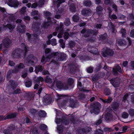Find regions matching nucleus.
I'll return each mask as SVG.
<instances>
[{
	"instance_id": "1",
	"label": "nucleus",
	"mask_w": 134,
	"mask_h": 134,
	"mask_svg": "<svg viewBox=\"0 0 134 134\" xmlns=\"http://www.w3.org/2000/svg\"><path fill=\"white\" fill-rule=\"evenodd\" d=\"M66 57V55L64 53H59L57 52H53L51 53L48 56H47V58L50 59L53 58H55L56 57V60L53 59L51 60V62L56 64L57 63V61L65 60Z\"/></svg>"
},
{
	"instance_id": "2",
	"label": "nucleus",
	"mask_w": 134,
	"mask_h": 134,
	"mask_svg": "<svg viewBox=\"0 0 134 134\" xmlns=\"http://www.w3.org/2000/svg\"><path fill=\"white\" fill-rule=\"evenodd\" d=\"M91 109L90 110L91 113L98 114L100 111L101 107L100 104L98 102H96L92 103L91 105Z\"/></svg>"
},
{
	"instance_id": "3",
	"label": "nucleus",
	"mask_w": 134,
	"mask_h": 134,
	"mask_svg": "<svg viewBox=\"0 0 134 134\" xmlns=\"http://www.w3.org/2000/svg\"><path fill=\"white\" fill-rule=\"evenodd\" d=\"M81 33L84 34L83 36L84 37H89L91 35H96L98 34V31L86 29L83 28L81 31Z\"/></svg>"
},
{
	"instance_id": "4",
	"label": "nucleus",
	"mask_w": 134,
	"mask_h": 134,
	"mask_svg": "<svg viewBox=\"0 0 134 134\" xmlns=\"http://www.w3.org/2000/svg\"><path fill=\"white\" fill-rule=\"evenodd\" d=\"M37 61V58L32 54L29 55L25 60L27 65L29 66H30L34 64L35 61L36 63Z\"/></svg>"
},
{
	"instance_id": "5",
	"label": "nucleus",
	"mask_w": 134,
	"mask_h": 134,
	"mask_svg": "<svg viewBox=\"0 0 134 134\" xmlns=\"http://www.w3.org/2000/svg\"><path fill=\"white\" fill-rule=\"evenodd\" d=\"M65 101L66 102H69L70 103L69 106L72 108L77 107L79 105V103L77 100L74 99L69 96L65 100Z\"/></svg>"
},
{
	"instance_id": "6",
	"label": "nucleus",
	"mask_w": 134,
	"mask_h": 134,
	"mask_svg": "<svg viewBox=\"0 0 134 134\" xmlns=\"http://www.w3.org/2000/svg\"><path fill=\"white\" fill-rule=\"evenodd\" d=\"M22 50L21 48H17L12 51L11 53V56L13 59H19L21 57V52Z\"/></svg>"
},
{
	"instance_id": "7",
	"label": "nucleus",
	"mask_w": 134,
	"mask_h": 134,
	"mask_svg": "<svg viewBox=\"0 0 134 134\" xmlns=\"http://www.w3.org/2000/svg\"><path fill=\"white\" fill-rule=\"evenodd\" d=\"M19 84L16 81L12 79L9 80L8 84V87L12 88L13 90H15L18 86Z\"/></svg>"
},
{
	"instance_id": "8",
	"label": "nucleus",
	"mask_w": 134,
	"mask_h": 134,
	"mask_svg": "<svg viewBox=\"0 0 134 134\" xmlns=\"http://www.w3.org/2000/svg\"><path fill=\"white\" fill-rule=\"evenodd\" d=\"M114 53L112 49L107 48L103 52L102 55L104 57H106L108 56H113Z\"/></svg>"
},
{
	"instance_id": "9",
	"label": "nucleus",
	"mask_w": 134,
	"mask_h": 134,
	"mask_svg": "<svg viewBox=\"0 0 134 134\" xmlns=\"http://www.w3.org/2000/svg\"><path fill=\"white\" fill-rule=\"evenodd\" d=\"M2 43L5 48H9L12 45V40L8 38H6L3 40Z\"/></svg>"
},
{
	"instance_id": "10",
	"label": "nucleus",
	"mask_w": 134,
	"mask_h": 134,
	"mask_svg": "<svg viewBox=\"0 0 134 134\" xmlns=\"http://www.w3.org/2000/svg\"><path fill=\"white\" fill-rule=\"evenodd\" d=\"M7 4L11 7L16 8L18 7L19 3L17 0H8Z\"/></svg>"
},
{
	"instance_id": "11",
	"label": "nucleus",
	"mask_w": 134,
	"mask_h": 134,
	"mask_svg": "<svg viewBox=\"0 0 134 134\" xmlns=\"http://www.w3.org/2000/svg\"><path fill=\"white\" fill-rule=\"evenodd\" d=\"M26 26L23 24L19 23L17 27V31L21 34L24 33L25 31Z\"/></svg>"
},
{
	"instance_id": "12",
	"label": "nucleus",
	"mask_w": 134,
	"mask_h": 134,
	"mask_svg": "<svg viewBox=\"0 0 134 134\" xmlns=\"http://www.w3.org/2000/svg\"><path fill=\"white\" fill-rule=\"evenodd\" d=\"M110 83L115 88L118 87L120 83V81L117 78H113L110 80Z\"/></svg>"
},
{
	"instance_id": "13",
	"label": "nucleus",
	"mask_w": 134,
	"mask_h": 134,
	"mask_svg": "<svg viewBox=\"0 0 134 134\" xmlns=\"http://www.w3.org/2000/svg\"><path fill=\"white\" fill-rule=\"evenodd\" d=\"M118 72L120 73H122L121 68L119 65H118L114 68L112 70L113 74L114 76L117 75H118Z\"/></svg>"
},
{
	"instance_id": "14",
	"label": "nucleus",
	"mask_w": 134,
	"mask_h": 134,
	"mask_svg": "<svg viewBox=\"0 0 134 134\" xmlns=\"http://www.w3.org/2000/svg\"><path fill=\"white\" fill-rule=\"evenodd\" d=\"M20 47L21 48V49L22 50V51H24V57H25L28 52L29 51V48L24 43H22L21 44Z\"/></svg>"
},
{
	"instance_id": "15",
	"label": "nucleus",
	"mask_w": 134,
	"mask_h": 134,
	"mask_svg": "<svg viewBox=\"0 0 134 134\" xmlns=\"http://www.w3.org/2000/svg\"><path fill=\"white\" fill-rule=\"evenodd\" d=\"M52 20L50 19L49 18H48L47 21H45L42 23V26L44 29H47L52 24Z\"/></svg>"
},
{
	"instance_id": "16",
	"label": "nucleus",
	"mask_w": 134,
	"mask_h": 134,
	"mask_svg": "<svg viewBox=\"0 0 134 134\" xmlns=\"http://www.w3.org/2000/svg\"><path fill=\"white\" fill-rule=\"evenodd\" d=\"M38 112L37 110L33 108H31L29 111L30 113L35 119L38 118Z\"/></svg>"
},
{
	"instance_id": "17",
	"label": "nucleus",
	"mask_w": 134,
	"mask_h": 134,
	"mask_svg": "<svg viewBox=\"0 0 134 134\" xmlns=\"http://www.w3.org/2000/svg\"><path fill=\"white\" fill-rule=\"evenodd\" d=\"M77 86L79 87V90L81 91L85 92H88L90 91L89 90H87L86 89H84L83 87H82V83L80 81V79H78Z\"/></svg>"
},
{
	"instance_id": "18",
	"label": "nucleus",
	"mask_w": 134,
	"mask_h": 134,
	"mask_svg": "<svg viewBox=\"0 0 134 134\" xmlns=\"http://www.w3.org/2000/svg\"><path fill=\"white\" fill-rule=\"evenodd\" d=\"M91 10L90 9H83L81 11L82 15L85 16H89L91 15Z\"/></svg>"
},
{
	"instance_id": "19",
	"label": "nucleus",
	"mask_w": 134,
	"mask_h": 134,
	"mask_svg": "<svg viewBox=\"0 0 134 134\" xmlns=\"http://www.w3.org/2000/svg\"><path fill=\"white\" fill-rule=\"evenodd\" d=\"M113 115L111 113H108L105 114L104 116L105 120L108 122L112 120Z\"/></svg>"
},
{
	"instance_id": "20",
	"label": "nucleus",
	"mask_w": 134,
	"mask_h": 134,
	"mask_svg": "<svg viewBox=\"0 0 134 134\" xmlns=\"http://www.w3.org/2000/svg\"><path fill=\"white\" fill-rule=\"evenodd\" d=\"M52 98L51 96L46 97H45L43 101L45 105H47L51 103Z\"/></svg>"
},
{
	"instance_id": "21",
	"label": "nucleus",
	"mask_w": 134,
	"mask_h": 134,
	"mask_svg": "<svg viewBox=\"0 0 134 134\" xmlns=\"http://www.w3.org/2000/svg\"><path fill=\"white\" fill-rule=\"evenodd\" d=\"M18 115V113L16 112L10 113V114L7 115L5 117V119L6 120L8 119L14 118L16 117Z\"/></svg>"
},
{
	"instance_id": "22",
	"label": "nucleus",
	"mask_w": 134,
	"mask_h": 134,
	"mask_svg": "<svg viewBox=\"0 0 134 134\" xmlns=\"http://www.w3.org/2000/svg\"><path fill=\"white\" fill-rule=\"evenodd\" d=\"M34 80L36 83H38L40 85H42L44 81L43 78L41 76L37 78L35 77L34 79Z\"/></svg>"
},
{
	"instance_id": "23",
	"label": "nucleus",
	"mask_w": 134,
	"mask_h": 134,
	"mask_svg": "<svg viewBox=\"0 0 134 134\" xmlns=\"http://www.w3.org/2000/svg\"><path fill=\"white\" fill-rule=\"evenodd\" d=\"M119 103L116 101H114L111 104V107L113 110L116 111L119 107Z\"/></svg>"
},
{
	"instance_id": "24",
	"label": "nucleus",
	"mask_w": 134,
	"mask_h": 134,
	"mask_svg": "<svg viewBox=\"0 0 134 134\" xmlns=\"http://www.w3.org/2000/svg\"><path fill=\"white\" fill-rule=\"evenodd\" d=\"M70 67V71L71 72L72 74H75L77 72V70L76 65L74 64H71Z\"/></svg>"
},
{
	"instance_id": "25",
	"label": "nucleus",
	"mask_w": 134,
	"mask_h": 134,
	"mask_svg": "<svg viewBox=\"0 0 134 134\" xmlns=\"http://www.w3.org/2000/svg\"><path fill=\"white\" fill-rule=\"evenodd\" d=\"M44 69V67L41 65H38L36 66L35 67V72L37 74L39 72H42Z\"/></svg>"
},
{
	"instance_id": "26",
	"label": "nucleus",
	"mask_w": 134,
	"mask_h": 134,
	"mask_svg": "<svg viewBox=\"0 0 134 134\" xmlns=\"http://www.w3.org/2000/svg\"><path fill=\"white\" fill-rule=\"evenodd\" d=\"M117 43L119 46H122L125 45L126 44V42L124 39H119L117 40Z\"/></svg>"
},
{
	"instance_id": "27",
	"label": "nucleus",
	"mask_w": 134,
	"mask_h": 134,
	"mask_svg": "<svg viewBox=\"0 0 134 134\" xmlns=\"http://www.w3.org/2000/svg\"><path fill=\"white\" fill-rule=\"evenodd\" d=\"M70 11L72 13H75L76 12V7L75 4L74 3L71 4L69 6Z\"/></svg>"
},
{
	"instance_id": "28",
	"label": "nucleus",
	"mask_w": 134,
	"mask_h": 134,
	"mask_svg": "<svg viewBox=\"0 0 134 134\" xmlns=\"http://www.w3.org/2000/svg\"><path fill=\"white\" fill-rule=\"evenodd\" d=\"M46 113L44 110H40L38 112V118L39 117H44L46 115Z\"/></svg>"
},
{
	"instance_id": "29",
	"label": "nucleus",
	"mask_w": 134,
	"mask_h": 134,
	"mask_svg": "<svg viewBox=\"0 0 134 134\" xmlns=\"http://www.w3.org/2000/svg\"><path fill=\"white\" fill-rule=\"evenodd\" d=\"M65 2V0H55V3L56 4L57 7L58 8L60 7L61 4Z\"/></svg>"
},
{
	"instance_id": "30",
	"label": "nucleus",
	"mask_w": 134,
	"mask_h": 134,
	"mask_svg": "<svg viewBox=\"0 0 134 134\" xmlns=\"http://www.w3.org/2000/svg\"><path fill=\"white\" fill-rule=\"evenodd\" d=\"M103 92L105 95L108 96L111 94V91L109 88H106L104 89Z\"/></svg>"
},
{
	"instance_id": "31",
	"label": "nucleus",
	"mask_w": 134,
	"mask_h": 134,
	"mask_svg": "<svg viewBox=\"0 0 134 134\" xmlns=\"http://www.w3.org/2000/svg\"><path fill=\"white\" fill-rule=\"evenodd\" d=\"M103 7L100 5H98L96 8V11L97 14L100 15L103 10Z\"/></svg>"
},
{
	"instance_id": "32",
	"label": "nucleus",
	"mask_w": 134,
	"mask_h": 134,
	"mask_svg": "<svg viewBox=\"0 0 134 134\" xmlns=\"http://www.w3.org/2000/svg\"><path fill=\"white\" fill-rule=\"evenodd\" d=\"M56 85L57 87L59 89H62L63 87V84L60 81L57 82Z\"/></svg>"
},
{
	"instance_id": "33",
	"label": "nucleus",
	"mask_w": 134,
	"mask_h": 134,
	"mask_svg": "<svg viewBox=\"0 0 134 134\" xmlns=\"http://www.w3.org/2000/svg\"><path fill=\"white\" fill-rule=\"evenodd\" d=\"M63 24L62 23H60V25H58L55 27V29L57 31L61 32L63 30Z\"/></svg>"
},
{
	"instance_id": "34",
	"label": "nucleus",
	"mask_w": 134,
	"mask_h": 134,
	"mask_svg": "<svg viewBox=\"0 0 134 134\" xmlns=\"http://www.w3.org/2000/svg\"><path fill=\"white\" fill-rule=\"evenodd\" d=\"M83 4L85 6L90 7L91 6L92 3L91 1L90 0H86L84 1Z\"/></svg>"
},
{
	"instance_id": "35",
	"label": "nucleus",
	"mask_w": 134,
	"mask_h": 134,
	"mask_svg": "<svg viewBox=\"0 0 134 134\" xmlns=\"http://www.w3.org/2000/svg\"><path fill=\"white\" fill-rule=\"evenodd\" d=\"M80 59L83 61H88L90 60V58L87 55H85L80 57Z\"/></svg>"
},
{
	"instance_id": "36",
	"label": "nucleus",
	"mask_w": 134,
	"mask_h": 134,
	"mask_svg": "<svg viewBox=\"0 0 134 134\" xmlns=\"http://www.w3.org/2000/svg\"><path fill=\"white\" fill-rule=\"evenodd\" d=\"M92 47L93 46H91ZM93 47L91 48V50L90 51V52L93 54H97L98 53V52L97 51V48H96L95 47L93 46Z\"/></svg>"
},
{
	"instance_id": "37",
	"label": "nucleus",
	"mask_w": 134,
	"mask_h": 134,
	"mask_svg": "<svg viewBox=\"0 0 134 134\" xmlns=\"http://www.w3.org/2000/svg\"><path fill=\"white\" fill-rule=\"evenodd\" d=\"M64 127L62 125H58L57 127V130L58 132L60 134L62 133L63 131Z\"/></svg>"
},
{
	"instance_id": "38",
	"label": "nucleus",
	"mask_w": 134,
	"mask_h": 134,
	"mask_svg": "<svg viewBox=\"0 0 134 134\" xmlns=\"http://www.w3.org/2000/svg\"><path fill=\"white\" fill-rule=\"evenodd\" d=\"M49 55V54L48 55H46V57H45L44 55H43L42 56V57L41 59V62L42 63H43L45 62V61H46V62H47L49 61L51 58L48 59L47 58V56H48Z\"/></svg>"
},
{
	"instance_id": "39",
	"label": "nucleus",
	"mask_w": 134,
	"mask_h": 134,
	"mask_svg": "<svg viewBox=\"0 0 134 134\" xmlns=\"http://www.w3.org/2000/svg\"><path fill=\"white\" fill-rule=\"evenodd\" d=\"M62 122L65 125H69V122L68 119L65 117H63L62 120Z\"/></svg>"
},
{
	"instance_id": "40",
	"label": "nucleus",
	"mask_w": 134,
	"mask_h": 134,
	"mask_svg": "<svg viewBox=\"0 0 134 134\" xmlns=\"http://www.w3.org/2000/svg\"><path fill=\"white\" fill-rule=\"evenodd\" d=\"M108 37L106 33H105L103 34L100 35L99 39L101 41H103L105 40Z\"/></svg>"
},
{
	"instance_id": "41",
	"label": "nucleus",
	"mask_w": 134,
	"mask_h": 134,
	"mask_svg": "<svg viewBox=\"0 0 134 134\" xmlns=\"http://www.w3.org/2000/svg\"><path fill=\"white\" fill-rule=\"evenodd\" d=\"M25 86L27 87H30L32 85V82L31 80H27L25 82Z\"/></svg>"
},
{
	"instance_id": "42",
	"label": "nucleus",
	"mask_w": 134,
	"mask_h": 134,
	"mask_svg": "<svg viewBox=\"0 0 134 134\" xmlns=\"http://www.w3.org/2000/svg\"><path fill=\"white\" fill-rule=\"evenodd\" d=\"M78 98L80 100H83L86 98V95L82 93H80L78 97Z\"/></svg>"
},
{
	"instance_id": "43",
	"label": "nucleus",
	"mask_w": 134,
	"mask_h": 134,
	"mask_svg": "<svg viewBox=\"0 0 134 134\" xmlns=\"http://www.w3.org/2000/svg\"><path fill=\"white\" fill-rule=\"evenodd\" d=\"M44 14L45 16L46 17L47 19H48V18H50V19L51 20V18L50 17L51 14L50 12L48 11L44 12Z\"/></svg>"
},
{
	"instance_id": "44",
	"label": "nucleus",
	"mask_w": 134,
	"mask_h": 134,
	"mask_svg": "<svg viewBox=\"0 0 134 134\" xmlns=\"http://www.w3.org/2000/svg\"><path fill=\"white\" fill-rule=\"evenodd\" d=\"M73 82L74 81L72 78L70 77L68 79V84L69 86H72L73 85Z\"/></svg>"
},
{
	"instance_id": "45",
	"label": "nucleus",
	"mask_w": 134,
	"mask_h": 134,
	"mask_svg": "<svg viewBox=\"0 0 134 134\" xmlns=\"http://www.w3.org/2000/svg\"><path fill=\"white\" fill-rule=\"evenodd\" d=\"M72 19L74 22H78L79 20V17L77 15H75L72 17Z\"/></svg>"
},
{
	"instance_id": "46",
	"label": "nucleus",
	"mask_w": 134,
	"mask_h": 134,
	"mask_svg": "<svg viewBox=\"0 0 134 134\" xmlns=\"http://www.w3.org/2000/svg\"><path fill=\"white\" fill-rule=\"evenodd\" d=\"M40 128L42 130L44 131L47 128V126L44 124H41L39 126Z\"/></svg>"
},
{
	"instance_id": "47",
	"label": "nucleus",
	"mask_w": 134,
	"mask_h": 134,
	"mask_svg": "<svg viewBox=\"0 0 134 134\" xmlns=\"http://www.w3.org/2000/svg\"><path fill=\"white\" fill-rule=\"evenodd\" d=\"M13 93L14 94H20L21 93V90L19 88H17L16 89L13 90Z\"/></svg>"
},
{
	"instance_id": "48",
	"label": "nucleus",
	"mask_w": 134,
	"mask_h": 134,
	"mask_svg": "<svg viewBox=\"0 0 134 134\" xmlns=\"http://www.w3.org/2000/svg\"><path fill=\"white\" fill-rule=\"evenodd\" d=\"M33 95L30 94H27L26 95V97L27 100H30L33 97Z\"/></svg>"
},
{
	"instance_id": "49",
	"label": "nucleus",
	"mask_w": 134,
	"mask_h": 134,
	"mask_svg": "<svg viewBox=\"0 0 134 134\" xmlns=\"http://www.w3.org/2000/svg\"><path fill=\"white\" fill-rule=\"evenodd\" d=\"M129 114L126 112H124L122 114L121 117L124 119H127L129 116Z\"/></svg>"
},
{
	"instance_id": "50",
	"label": "nucleus",
	"mask_w": 134,
	"mask_h": 134,
	"mask_svg": "<svg viewBox=\"0 0 134 134\" xmlns=\"http://www.w3.org/2000/svg\"><path fill=\"white\" fill-rule=\"evenodd\" d=\"M70 23L71 22L69 18H67L65 20L64 24L65 26H68L70 25Z\"/></svg>"
},
{
	"instance_id": "51",
	"label": "nucleus",
	"mask_w": 134,
	"mask_h": 134,
	"mask_svg": "<svg viewBox=\"0 0 134 134\" xmlns=\"http://www.w3.org/2000/svg\"><path fill=\"white\" fill-rule=\"evenodd\" d=\"M109 18L111 20H115L117 19V17L116 15L114 14L111 15L110 14L109 15Z\"/></svg>"
},
{
	"instance_id": "52",
	"label": "nucleus",
	"mask_w": 134,
	"mask_h": 134,
	"mask_svg": "<svg viewBox=\"0 0 134 134\" xmlns=\"http://www.w3.org/2000/svg\"><path fill=\"white\" fill-rule=\"evenodd\" d=\"M57 96L58 97V99H60L63 97L66 98H66H67V97H68V95L59 94H57Z\"/></svg>"
},
{
	"instance_id": "53",
	"label": "nucleus",
	"mask_w": 134,
	"mask_h": 134,
	"mask_svg": "<svg viewBox=\"0 0 134 134\" xmlns=\"http://www.w3.org/2000/svg\"><path fill=\"white\" fill-rule=\"evenodd\" d=\"M114 130L111 128L109 127H105L103 129V131L105 132H112Z\"/></svg>"
},
{
	"instance_id": "54",
	"label": "nucleus",
	"mask_w": 134,
	"mask_h": 134,
	"mask_svg": "<svg viewBox=\"0 0 134 134\" xmlns=\"http://www.w3.org/2000/svg\"><path fill=\"white\" fill-rule=\"evenodd\" d=\"M9 131H12L15 129V126L13 124H11L8 127Z\"/></svg>"
},
{
	"instance_id": "55",
	"label": "nucleus",
	"mask_w": 134,
	"mask_h": 134,
	"mask_svg": "<svg viewBox=\"0 0 134 134\" xmlns=\"http://www.w3.org/2000/svg\"><path fill=\"white\" fill-rule=\"evenodd\" d=\"M129 113L131 116L134 117V109H130L129 111Z\"/></svg>"
},
{
	"instance_id": "56",
	"label": "nucleus",
	"mask_w": 134,
	"mask_h": 134,
	"mask_svg": "<svg viewBox=\"0 0 134 134\" xmlns=\"http://www.w3.org/2000/svg\"><path fill=\"white\" fill-rule=\"evenodd\" d=\"M87 71L88 73H91L93 72V68L90 66L87 69Z\"/></svg>"
},
{
	"instance_id": "57",
	"label": "nucleus",
	"mask_w": 134,
	"mask_h": 134,
	"mask_svg": "<svg viewBox=\"0 0 134 134\" xmlns=\"http://www.w3.org/2000/svg\"><path fill=\"white\" fill-rule=\"evenodd\" d=\"M9 19L12 21H14L16 19L15 16L13 14H11L9 16Z\"/></svg>"
},
{
	"instance_id": "58",
	"label": "nucleus",
	"mask_w": 134,
	"mask_h": 134,
	"mask_svg": "<svg viewBox=\"0 0 134 134\" xmlns=\"http://www.w3.org/2000/svg\"><path fill=\"white\" fill-rule=\"evenodd\" d=\"M51 44L53 46H55L57 44L56 40L54 38H52L51 40Z\"/></svg>"
},
{
	"instance_id": "59",
	"label": "nucleus",
	"mask_w": 134,
	"mask_h": 134,
	"mask_svg": "<svg viewBox=\"0 0 134 134\" xmlns=\"http://www.w3.org/2000/svg\"><path fill=\"white\" fill-rule=\"evenodd\" d=\"M121 32L122 34V37H125L126 34V30L124 29H122L121 30Z\"/></svg>"
},
{
	"instance_id": "60",
	"label": "nucleus",
	"mask_w": 134,
	"mask_h": 134,
	"mask_svg": "<svg viewBox=\"0 0 134 134\" xmlns=\"http://www.w3.org/2000/svg\"><path fill=\"white\" fill-rule=\"evenodd\" d=\"M103 131L100 129H97L95 132V134H103Z\"/></svg>"
},
{
	"instance_id": "61",
	"label": "nucleus",
	"mask_w": 134,
	"mask_h": 134,
	"mask_svg": "<svg viewBox=\"0 0 134 134\" xmlns=\"http://www.w3.org/2000/svg\"><path fill=\"white\" fill-rule=\"evenodd\" d=\"M6 27L10 30L13 29H14L15 27L14 26L12 25V24H7L6 25Z\"/></svg>"
},
{
	"instance_id": "62",
	"label": "nucleus",
	"mask_w": 134,
	"mask_h": 134,
	"mask_svg": "<svg viewBox=\"0 0 134 134\" xmlns=\"http://www.w3.org/2000/svg\"><path fill=\"white\" fill-rule=\"evenodd\" d=\"M106 103L109 104L111 103L112 100V98L111 97L109 96L108 97V98L105 99Z\"/></svg>"
},
{
	"instance_id": "63",
	"label": "nucleus",
	"mask_w": 134,
	"mask_h": 134,
	"mask_svg": "<svg viewBox=\"0 0 134 134\" xmlns=\"http://www.w3.org/2000/svg\"><path fill=\"white\" fill-rule=\"evenodd\" d=\"M45 81L46 83H50L51 82V80L49 76L48 75L46 76Z\"/></svg>"
},
{
	"instance_id": "64",
	"label": "nucleus",
	"mask_w": 134,
	"mask_h": 134,
	"mask_svg": "<svg viewBox=\"0 0 134 134\" xmlns=\"http://www.w3.org/2000/svg\"><path fill=\"white\" fill-rule=\"evenodd\" d=\"M3 132L4 134H12L8 129H5L3 131Z\"/></svg>"
}]
</instances>
